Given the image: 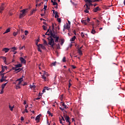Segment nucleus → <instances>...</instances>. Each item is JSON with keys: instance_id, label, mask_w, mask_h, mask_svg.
<instances>
[{"instance_id": "obj_18", "label": "nucleus", "mask_w": 125, "mask_h": 125, "mask_svg": "<svg viewBox=\"0 0 125 125\" xmlns=\"http://www.w3.org/2000/svg\"><path fill=\"white\" fill-rule=\"evenodd\" d=\"M9 32H10V28H8L3 33V35H4L5 34H7V33H9Z\"/></svg>"}, {"instance_id": "obj_46", "label": "nucleus", "mask_w": 125, "mask_h": 125, "mask_svg": "<svg viewBox=\"0 0 125 125\" xmlns=\"http://www.w3.org/2000/svg\"><path fill=\"white\" fill-rule=\"evenodd\" d=\"M23 48H25V46H23L22 47H20L19 49L21 50V49H23Z\"/></svg>"}, {"instance_id": "obj_59", "label": "nucleus", "mask_w": 125, "mask_h": 125, "mask_svg": "<svg viewBox=\"0 0 125 125\" xmlns=\"http://www.w3.org/2000/svg\"><path fill=\"white\" fill-rule=\"evenodd\" d=\"M0 75H1V78H3V77L4 76V75L3 74V73L0 74Z\"/></svg>"}, {"instance_id": "obj_5", "label": "nucleus", "mask_w": 125, "mask_h": 125, "mask_svg": "<svg viewBox=\"0 0 125 125\" xmlns=\"http://www.w3.org/2000/svg\"><path fill=\"white\" fill-rule=\"evenodd\" d=\"M21 14H23L24 15L26 16V13L28 12V9H23L21 11Z\"/></svg>"}, {"instance_id": "obj_53", "label": "nucleus", "mask_w": 125, "mask_h": 125, "mask_svg": "<svg viewBox=\"0 0 125 125\" xmlns=\"http://www.w3.org/2000/svg\"><path fill=\"white\" fill-rule=\"evenodd\" d=\"M71 85H72V84H71V82H69V84H68L69 88H70L71 87Z\"/></svg>"}, {"instance_id": "obj_15", "label": "nucleus", "mask_w": 125, "mask_h": 125, "mask_svg": "<svg viewBox=\"0 0 125 125\" xmlns=\"http://www.w3.org/2000/svg\"><path fill=\"white\" fill-rule=\"evenodd\" d=\"M81 22L83 24H84V25H87V22H86V21L85 20H82L81 21Z\"/></svg>"}, {"instance_id": "obj_50", "label": "nucleus", "mask_w": 125, "mask_h": 125, "mask_svg": "<svg viewBox=\"0 0 125 125\" xmlns=\"http://www.w3.org/2000/svg\"><path fill=\"white\" fill-rule=\"evenodd\" d=\"M46 8H47V6L44 5L43 9H44V10H46Z\"/></svg>"}, {"instance_id": "obj_55", "label": "nucleus", "mask_w": 125, "mask_h": 125, "mask_svg": "<svg viewBox=\"0 0 125 125\" xmlns=\"http://www.w3.org/2000/svg\"><path fill=\"white\" fill-rule=\"evenodd\" d=\"M47 114H48V115H49L50 116V115H51V113L50 112V111L48 110Z\"/></svg>"}, {"instance_id": "obj_13", "label": "nucleus", "mask_w": 125, "mask_h": 125, "mask_svg": "<svg viewBox=\"0 0 125 125\" xmlns=\"http://www.w3.org/2000/svg\"><path fill=\"white\" fill-rule=\"evenodd\" d=\"M78 52L79 55H83V51H82V50L78 49Z\"/></svg>"}, {"instance_id": "obj_37", "label": "nucleus", "mask_w": 125, "mask_h": 125, "mask_svg": "<svg viewBox=\"0 0 125 125\" xmlns=\"http://www.w3.org/2000/svg\"><path fill=\"white\" fill-rule=\"evenodd\" d=\"M30 88H36V85H30Z\"/></svg>"}, {"instance_id": "obj_14", "label": "nucleus", "mask_w": 125, "mask_h": 125, "mask_svg": "<svg viewBox=\"0 0 125 125\" xmlns=\"http://www.w3.org/2000/svg\"><path fill=\"white\" fill-rule=\"evenodd\" d=\"M6 84H7V82L5 83L4 84H2L1 89H4V87H5Z\"/></svg>"}, {"instance_id": "obj_3", "label": "nucleus", "mask_w": 125, "mask_h": 125, "mask_svg": "<svg viewBox=\"0 0 125 125\" xmlns=\"http://www.w3.org/2000/svg\"><path fill=\"white\" fill-rule=\"evenodd\" d=\"M49 76L48 73L45 71H44L43 74L42 75V79H43L44 81H46V77Z\"/></svg>"}, {"instance_id": "obj_58", "label": "nucleus", "mask_w": 125, "mask_h": 125, "mask_svg": "<svg viewBox=\"0 0 125 125\" xmlns=\"http://www.w3.org/2000/svg\"><path fill=\"white\" fill-rule=\"evenodd\" d=\"M88 4H89V3H86V4H85V5H84V6H86V7H87V6H88Z\"/></svg>"}, {"instance_id": "obj_61", "label": "nucleus", "mask_w": 125, "mask_h": 125, "mask_svg": "<svg viewBox=\"0 0 125 125\" xmlns=\"http://www.w3.org/2000/svg\"><path fill=\"white\" fill-rule=\"evenodd\" d=\"M39 99H41V98H36L35 99V100H39Z\"/></svg>"}, {"instance_id": "obj_64", "label": "nucleus", "mask_w": 125, "mask_h": 125, "mask_svg": "<svg viewBox=\"0 0 125 125\" xmlns=\"http://www.w3.org/2000/svg\"><path fill=\"white\" fill-rule=\"evenodd\" d=\"M60 110H61V111H63L64 110V108H62V107L60 108Z\"/></svg>"}, {"instance_id": "obj_32", "label": "nucleus", "mask_w": 125, "mask_h": 125, "mask_svg": "<svg viewBox=\"0 0 125 125\" xmlns=\"http://www.w3.org/2000/svg\"><path fill=\"white\" fill-rule=\"evenodd\" d=\"M35 11H36V10H33V11H32L30 14V16H31V15H33V14H34V12H35Z\"/></svg>"}, {"instance_id": "obj_49", "label": "nucleus", "mask_w": 125, "mask_h": 125, "mask_svg": "<svg viewBox=\"0 0 125 125\" xmlns=\"http://www.w3.org/2000/svg\"><path fill=\"white\" fill-rule=\"evenodd\" d=\"M44 89H46V90H49V89H50L48 87H45Z\"/></svg>"}, {"instance_id": "obj_45", "label": "nucleus", "mask_w": 125, "mask_h": 125, "mask_svg": "<svg viewBox=\"0 0 125 125\" xmlns=\"http://www.w3.org/2000/svg\"><path fill=\"white\" fill-rule=\"evenodd\" d=\"M81 37H82V38H83V37H84V34H83V32H82L81 33Z\"/></svg>"}, {"instance_id": "obj_19", "label": "nucleus", "mask_w": 125, "mask_h": 125, "mask_svg": "<svg viewBox=\"0 0 125 125\" xmlns=\"http://www.w3.org/2000/svg\"><path fill=\"white\" fill-rule=\"evenodd\" d=\"M19 34H20L19 32H14L13 33V35L14 37H16V36H17V35H18Z\"/></svg>"}, {"instance_id": "obj_10", "label": "nucleus", "mask_w": 125, "mask_h": 125, "mask_svg": "<svg viewBox=\"0 0 125 125\" xmlns=\"http://www.w3.org/2000/svg\"><path fill=\"white\" fill-rule=\"evenodd\" d=\"M4 10V4H2L0 7V13L2 12V11Z\"/></svg>"}, {"instance_id": "obj_44", "label": "nucleus", "mask_w": 125, "mask_h": 125, "mask_svg": "<svg viewBox=\"0 0 125 125\" xmlns=\"http://www.w3.org/2000/svg\"><path fill=\"white\" fill-rule=\"evenodd\" d=\"M57 21H58V22H59V23H61V19L58 18Z\"/></svg>"}, {"instance_id": "obj_60", "label": "nucleus", "mask_w": 125, "mask_h": 125, "mask_svg": "<svg viewBox=\"0 0 125 125\" xmlns=\"http://www.w3.org/2000/svg\"><path fill=\"white\" fill-rule=\"evenodd\" d=\"M60 119V124H62V119H61V118H59Z\"/></svg>"}, {"instance_id": "obj_22", "label": "nucleus", "mask_w": 125, "mask_h": 125, "mask_svg": "<svg viewBox=\"0 0 125 125\" xmlns=\"http://www.w3.org/2000/svg\"><path fill=\"white\" fill-rule=\"evenodd\" d=\"M58 17H59V16L58 15V12H55V18H58Z\"/></svg>"}, {"instance_id": "obj_24", "label": "nucleus", "mask_w": 125, "mask_h": 125, "mask_svg": "<svg viewBox=\"0 0 125 125\" xmlns=\"http://www.w3.org/2000/svg\"><path fill=\"white\" fill-rule=\"evenodd\" d=\"M43 43L44 44H45V45H48V43H47V42L45 40L43 39Z\"/></svg>"}, {"instance_id": "obj_33", "label": "nucleus", "mask_w": 125, "mask_h": 125, "mask_svg": "<svg viewBox=\"0 0 125 125\" xmlns=\"http://www.w3.org/2000/svg\"><path fill=\"white\" fill-rule=\"evenodd\" d=\"M21 81L23 82V78H21L17 80V82Z\"/></svg>"}, {"instance_id": "obj_8", "label": "nucleus", "mask_w": 125, "mask_h": 125, "mask_svg": "<svg viewBox=\"0 0 125 125\" xmlns=\"http://www.w3.org/2000/svg\"><path fill=\"white\" fill-rule=\"evenodd\" d=\"M89 9H90V7L87 6V7H86V9L84 11V12H85V13H88L89 12L88 11Z\"/></svg>"}, {"instance_id": "obj_63", "label": "nucleus", "mask_w": 125, "mask_h": 125, "mask_svg": "<svg viewBox=\"0 0 125 125\" xmlns=\"http://www.w3.org/2000/svg\"><path fill=\"white\" fill-rule=\"evenodd\" d=\"M21 121H24V117H21Z\"/></svg>"}, {"instance_id": "obj_23", "label": "nucleus", "mask_w": 125, "mask_h": 125, "mask_svg": "<svg viewBox=\"0 0 125 125\" xmlns=\"http://www.w3.org/2000/svg\"><path fill=\"white\" fill-rule=\"evenodd\" d=\"M24 16H25V15H23V14H22V13H21V14H20V18L21 19H22V18H23V17H24Z\"/></svg>"}, {"instance_id": "obj_39", "label": "nucleus", "mask_w": 125, "mask_h": 125, "mask_svg": "<svg viewBox=\"0 0 125 125\" xmlns=\"http://www.w3.org/2000/svg\"><path fill=\"white\" fill-rule=\"evenodd\" d=\"M24 34L25 36H28V32L27 30L24 31Z\"/></svg>"}, {"instance_id": "obj_27", "label": "nucleus", "mask_w": 125, "mask_h": 125, "mask_svg": "<svg viewBox=\"0 0 125 125\" xmlns=\"http://www.w3.org/2000/svg\"><path fill=\"white\" fill-rule=\"evenodd\" d=\"M56 62H52L51 64V67H52V66H56Z\"/></svg>"}, {"instance_id": "obj_54", "label": "nucleus", "mask_w": 125, "mask_h": 125, "mask_svg": "<svg viewBox=\"0 0 125 125\" xmlns=\"http://www.w3.org/2000/svg\"><path fill=\"white\" fill-rule=\"evenodd\" d=\"M0 94H2L3 93V89H1L0 91Z\"/></svg>"}, {"instance_id": "obj_26", "label": "nucleus", "mask_w": 125, "mask_h": 125, "mask_svg": "<svg viewBox=\"0 0 125 125\" xmlns=\"http://www.w3.org/2000/svg\"><path fill=\"white\" fill-rule=\"evenodd\" d=\"M45 36H48L49 37H50V31L49 32H47V31L45 34Z\"/></svg>"}, {"instance_id": "obj_40", "label": "nucleus", "mask_w": 125, "mask_h": 125, "mask_svg": "<svg viewBox=\"0 0 125 125\" xmlns=\"http://www.w3.org/2000/svg\"><path fill=\"white\" fill-rule=\"evenodd\" d=\"M43 3V2H41L40 3L36 4V6L38 5V6H41V5H42Z\"/></svg>"}, {"instance_id": "obj_11", "label": "nucleus", "mask_w": 125, "mask_h": 125, "mask_svg": "<svg viewBox=\"0 0 125 125\" xmlns=\"http://www.w3.org/2000/svg\"><path fill=\"white\" fill-rule=\"evenodd\" d=\"M3 51H4V52L6 53L7 52H8V51H9V49H8V48H4L3 49Z\"/></svg>"}, {"instance_id": "obj_38", "label": "nucleus", "mask_w": 125, "mask_h": 125, "mask_svg": "<svg viewBox=\"0 0 125 125\" xmlns=\"http://www.w3.org/2000/svg\"><path fill=\"white\" fill-rule=\"evenodd\" d=\"M9 108L10 111H13V107L11 106V105H9Z\"/></svg>"}, {"instance_id": "obj_47", "label": "nucleus", "mask_w": 125, "mask_h": 125, "mask_svg": "<svg viewBox=\"0 0 125 125\" xmlns=\"http://www.w3.org/2000/svg\"><path fill=\"white\" fill-rule=\"evenodd\" d=\"M65 28L67 30H69V24H67V25L66 26V27Z\"/></svg>"}, {"instance_id": "obj_16", "label": "nucleus", "mask_w": 125, "mask_h": 125, "mask_svg": "<svg viewBox=\"0 0 125 125\" xmlns=\"http://www.w3.org/2000/svg\"><path fill=\"white\" fill-rule=\"evenodd\" d=\"M62 105L64 108V109H67V105L65 104L64 103H61Z\"/></svg>"}, {"instance_id": "obj_25", "label": "nucleus", "mask_w": 125, "mask_h": 125, "mask_svg": "<svg viewBox=\"0 0 125 125\" xmlns=\"http://www.w3.org/2000/svg\"><path fill=\"white\" fill-rule=\"evenodd\" d=\"M2 58L3 60H4V63L6 64V58L2 57Z\"/></svg>"}, {"instance_id": "obj_48", "label": "nucleus", "mask_w": 125, "mask_h": 125, "mask_svg": "<svg viewBox=\"0 0 125 125\" xmlns=\"http://www.w3.org/2000/svg\"><path fill=\"white\" fill-rule=\"evenodd\" d=\"M16 68H17L16 66L13 67L12 68V70H15V71H16Z\"/></svg>"}, {"instance_id": "obj_57", "label": "nucleus", "mask_w": 125, "mask_h": 125, "mask_svg": "<svg viewBox=\"0 0 125 125\" xmlns=\"http://www.w3.org/2000/svg\"><path fill=\"white\" fill-rule=\"evenodd\" d=\"M85 2L87 3V2H90V1L89 0H84Z\"/></svg>"}, {"instance_id": "obj_51", "label": "nucleus", "mask_w": 125, "mask_h": 125, "mask_svg": "<svg viewBox=\"0 0 125 125\" xmlns=\"http://www.w3.org/2000/svg\"><path fill=\"white\" fill-rule=\"evenodd\" d=\"M16 86H17V88H20V85L19 84H17Z\"/></svg>"}, {"instance_id": "obj_20", "label": "nucleus", "mask_w": 125, "mask_h": 125, "mask_svg": "<svg viewBox=\"0 0 125 125\" xmlns=\"http://www.w3.org/2000/svg\"><path fill=\"white\" fill-rule=\"evenodd\" d=\"M15 66L17 68H21V67H22V64L19 63V64H17Z\"/></svg>"}, {"instance_id": "obj_28", "label": "nucleus", "mask_w": 125, "mask_h": 125, "mask_svg": "<svg viewBox=\"0 0 125 125\" xmlns=\"http://www.w3.org/2000/svg\"><path fill=\"white\" fill-rule=\"evenodd\" d=\"M53 5H57L56 7H55L57 8L58 7V3L57 2L54 1L53 3Z\"/></svg>"}, {"instance_id": "obj_56", "label": "nucleus", "mask_w": 125, "mask_h": 125, "mask_svg": "<svg viewBox=\"0 0 125 125\" xmlns=\"http://www.w3.org/2000/svg\"><path fill=\"white\" fill-rule=\"evenodd\" d=\"M72 68H73V69H76V67L75 66H74V65H71Z\"/></svg>"}, {"instance_id": "obj_7", "label": "nucleus", "mask_w": 125, "mask_h": 125, "mask_svg": "<svg viewBox=\"0 0 125 125\" xmlns=\"http://www.w3.org/2000/svg\"><path fill=\"white\" fill-rule=\"evenodd\" d=\"M20 60L22 64H26V60L22 57H21Z\"/></svg>"}, {"instance_id": "obj_31", "label": "nucleus", "mask_w": 125, "mask_h": 125, "mask_svg": "<svg viewBox=\"0 0 125 125\" xmlns=\"http://www.w3.org/2000/svg\"><path fill=\"white\" fill-rule=\"evenodd\" d=\"M16 47H13L11 48V51H15L16 50Z\"/></svg>"}, {"instance_id": "obj_52", "label": "nucleus", "mask_w": 125, "mask_h": 125, "mask_svg": "<svg viewBox=\"0 0 125 125\" xmlns=\"http://www.w3.org/2000/svg\"><path fill=\"white\" fill-rule=\"evenodd\" d=\"M61 118L62 119V121H63V122H65V119H64V117H63V116H61Z\"/></svg>"}, {"instance_id": "obj_43", "label": "nucleus", "mask_w": 125, "mask_h": 125, "mask_svg": "<svg viewBox=\"0 0 125 125\" xmlns=\"http://www.w3.org/2000/svg\"><path fill=\"white\" fill-rule=\"evenodd\" d=\"M62 62H66V57H64L62 59Z\"/></svg>"}, {"instance_id": "obj_2", "label": "nucleus", "mask_w": 125, "mask_h": 125, "mask_svg": "<svg viewBox=\"0 0 125 125\" xmlns=\"http://www.w3.org/2000/svg\"><path fill=\"white\" fill-rule=\"evenodd\" d=\"M63 117L64 118L66 123H68V125H71V122H70V117L68 115H66L65 114L63 115Z\"/></svg>"}, {"instance_id": "obj_62", "label": "nucleus", "mask_w": 125, "mask_h": 125, "mask_svg": "<svg viewBox=\"0 0 125 125\" xmlns=\"http://www.w3.org/2000/svg\"><path fill=\"white\" fill-rule=\"evenodd\" d=\"M22 83V81H19V83H18V84H21V83Z\"/></svg>"}, {"instance_id": "obj_21", "label": "nucleus", "mask_w": 125, "mask_h": 125, "mask_svg": "<svg viewBox=\"0 0 125 125\" xmlns=\"http://www.w3.org/2000/svg\"><path fill=\"white\" fill-rule=\"evenodd\" d=\"M95 33H96V31H95V30H94V27H93V29L91 31V33L93 34V35H94V34H95Z\"/></svg>"}, {"instance_id": "obj_1", "label": "nucleus", "mask_w": 125, "mask_h": 125, "mask_svg": "<svg viewBox=\"0 0 125 125\" xmlns=\"http://www.w3.org/2000/svg\"><path fill=\"white\" fill-rule=\"evenodd\" d=\"M55 24V26H56V24ZM55 24L52 23V30L50 31V36L47 38L48 42V45H50L51 47L52 48H53L54 47V45H55V43H54V39H55V42H58V40H59V36H57V35L55 34V31H54Z\"/></svg>"}, {"instance_id": "obj_30", "label": "nucleus", "mask_w": 125, "mask_h": 125, "mask_svg": "<svg viewBox=\"0 0 125 125\" xmlns=\"http://www.w3.org/2000/svg\"><path fill=\"white\" fill-rule=\"evenodd\" d=\"M1 69L2 70L1 72H0V74H1V73H3V72H4V68L3 67V66H2Z\"/></svg>"}, {"instance_id": "obj_36", "label": "nucleus", "mask_w": 125, "mask_h": 125, "mask_svg": "<svg viewBox=\"0 0 125 125\" xmlns=\"http://www.w3.org/2000/svg\"><path fill=\"white\" fill-rule=\"evenodd\" d=\"M42 27H43V29L44 31H46V29H47V27H46L44 25H43Z\"/></svg>"}, {"instance_id": "obj_4", "label": "nucleus", "mask_w": 125, "mask_h": 125, "mask_svg": "<svg viewBox=\"0 0 125 125\" xmlns=\"http://www.w3.org/2000/svg\"><path fill=\"white\" fill-rule=\"evenodd\" d=\"M90 2H87L86 3H89V7H90V5H93L92 2H95L96 1H100V0H89Z\"/></svg>"}, {"instance_id": "obj_9", "label": "nucleus", "mask_w": 125, "mask_h": 125, "mask_svg": "<svg viewBox=\"0 0 125 125\" xmlns=\"http://www.w3.org/2000/svg\"><path fill=\"white\" fill-rule=\"evenodd\" d=\"M99 10H100V8L99 7V6L94 8L93 9V12H97V11H99Z\"/></svg>"}, {"instance_id": "obj_12", "label": "nucleus", "mask_w": 125, "mask_h": 125, "mask_svg": "<svg viewBox=\"0 0 125 125\" xmlns=\"http://www.w3.org/2000/svg\"><path fill=\"white\" fill-rule=\"evenodd\" d=\"M39 46L41 47V48H42V49H45V46L44 45H43V44H39Z\"/></svg>"}, {"instance_id": "obj_34", "label": "nucleus", "mask_w": 125, "mask_h": 125, "mask_svg": "<svg viewBox=\"0 0 125 125\" xmlns=\"http://www.w3.org/2000/svg\"><path fill=\"white\" fill-rule=\"evenodd\" d=\"M4 81H5V79L4 78H2V77H1V79L0 80V83H3V82H4Z\"/></svg>"}, {"instance_id": "obj_29", "label": "nucleus", "mask_w": 125, "mask_h": 125, "mask_svg": "<svg viewBox=\"0 0 125 125\" xmlns=\"http://www.w3.org/2000/svg\"><path fill=\"white\" fill-rule=\"evenodd\" d=\"M75 40H76V36H73V37H72V38H71V39L70 40V41H71V42H74V41H75Z\"/></svg>"}, {"instance_id": "obj_42", "label": "nucleus", "mask_w": 125, "mask_h": 125, "mask_svg": "<svg viewBox=\"0 0 125 125\" xmlns=\"http://www.w3.org/2000/svg\"><path fill=\"white\" fill-rule=\"evenodd\" d=\"M87 23L89 22V21H90V19H89V18H87V20H86Z\"/></svg>"}, {"instance_id": "obj_41", "label": "nucleus", "mask_w": 125, "mask_h": 125, "mask_svg": "<svg viewBox=\"0 0 125 125\" xmlns=\"http://www.w3.org/2000/svg\"><path fill=\"white\" fill-rule=\"evenodd\" d=\"M63 43H64V40L62 39L61 42V45H63Z\"/></svg>"}, {"instance_id": "obj_35", "label": "nucleus", "mask_w": 125, "mask_h": 125, "mask_svg": "<svg viewBox=\"0 0 125 125\" xmlns=\"http://www.w3.org/2000/svg\"><path fill=\"white\" fill-rule=\"evenodd\" d=\"M38 51H40V52H42V50H41V47L39 46H38Z\"/></svg>"}, {"instance_id": "obj_6", "label": "nucleus", "mask_w": 125, "mask_h": 125, "mask_svg": "<svg viewBox=\"0 0 125 125\" xmlns=\"http://www.w3.org/2000/svg\"><path fill=\"white\" fill-rule=\"evenodd\" d=\"M41 117H42V114H39L36 117L35 121H37V123H39V122H40V119Z\"/></svg>"}, {"instance_id": "obj_17", "label": "nucleus", "mask_w": 125, "mask_h": 125, "mask_svg": "<svg viewBox=\"0 0 125 125\" xmlns=\"http://www.w3.org/2000/svg\"><path fill=\"white\" fill-rule=\"evenodd\" d=\"M21 71H22V68H16V70H15V72L17 71V73H19V72H20Z\"/></svg>"}]
</instances>
